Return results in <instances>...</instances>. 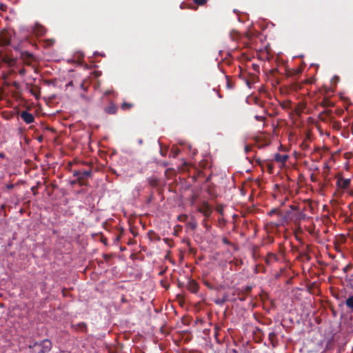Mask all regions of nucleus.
<instances>
[{
  "label": "nucleus",
  "instance_id": "49",
  "mask_svg": "<svg viewBox=\"0 0 353 353\" xmlns=\"http://www.w3.org/2000/svg\"><path fill=\"white\" fill-rule=\"evenodd\" d=\"M4 154H0V157H3Z\"/></svg>",
  "mask_w": 353,
  "mask_h": 353
},
{
  "label": "nucleus",
  "instance_id": "33",
  "mask_svg": "<svg viewBox=\"0 0 353 353\" xmlns=\"http://www.w3.org/2000/svg\"><path fill=\"white\" fill-rule=\"evenodd\" d=\"M122 232H123L121 231V232L119 235H117V236H116V238L114 239V241H115V242H119V241H120L121 237Z\"/></svg>",
  "mask_w": 353,
  "mask_h": 353
},
{
  "label": "nucleus",
  "instance_id": "54",
  "mask_svg": "<svg viewBox=\"0 0 353 353\" xmlns=\"http://www.w3.org/2000/svg\"><path fill=\"white\" fill-rule=\"evenodd\" d=\"M75 183H76V181H72V184H74Z\"/></svg>",
  "mask_w": 353,
  "mask_h": 353
},
{
  "label": "nucleus",
  "instance_id": "14",
  "mask_svg": "<svg viewBox=\"0 0 353 353\" xmlns=\"http://www.w3.org/2000/svg\"><path fill=\"white\" fill-rule=\"evenodd\" d=\"M227 353H249L245 348L239 347L238 348H228Z\"/></svg>",
  "mask_w": 353,
  "mask_h": 353
},
{
  "label": "nucleus",
  "instance_id": "42",
  "mask_svg": "<svg viewBox=\"0 0 353 353\" xmlns=\"http://www.w3.org/2000/svg\"><path fill=\"white\" fill-rule=\"evenodd\" d=\"M228 87L229 88H232V85H230V81H228Z\"/></svg>",
  "mask_w": 353,
  "mask_h": 353
},
{
  "label": "nucleus",
  "instance_id": "38",
  "mask_svg": "<svg viewBox=\"0 0 353 353\" xmlns=\"http://www.w3.org/2000/svg\"><path fill=\"white\" fill-rule=\"evenodd\" d=\"M103 258L105 261H108L110 256L108 254H104Z\"/></svg>",
  "mask_w": 353,
  "mask_h": 353
},
{
  "label": "nucleus",
  "instance_id": "15",
  "mask_svg": "<svg viewBox=\"0 0 353 353\" xmlns=\"http://www.w3.org/2000/svg\"><path fill=\"white\" fill-rule=\"evenodd\" d=\"M345 303L349 310L353 311V294H351L347 297Z\"/></svg>",
  "mask_w": 353,
  "mask_h": 353
},
{
  "label": "nucleus",
  "instance_id": "51",
  "mask_svg": "<svg viewBox=\"0 0 353 353\" xmlns=\"http://www.w3.org/2000/svg\"><path fill=\"white\" fill-rule=\"evenodd\" d=\"M32 94L33 95H36V94H35V93H34V92H32Z\"/></svg>",
  "mask_w": 353,
  "mask_h": 353
},
{
  "label": "nucleus",
  "instance_id": "20",
  "mask_svg": "<svg viewBox=\"0 0 353 353\" xmlns=\"http://www.w3.org/2000/svg\"><path fill=\"white\" fill-rule=\"evenodd\" d=\"M321 103L324 107H330L333 105L332 103L327 99H324Z\"/></svg>",
  "mask_w": 353,
  "mask_h": 353
},
{
  "label": "nucleus",
  "instance_id": "27",
  "mask_svg": "<svg viewBox=\"0 0 353 353\" xmlns=\"http://www.w3.org/2000/svg\"><path fill=\"white\" fill-rule=\"evenodd\" d=\"M81 173H82V172L80 170H74L73 172V175L78 178L79 176H81Z\"/></svg>",
  "mask_w": 353,
  "mask_h": 353
},
{
  "label": "nucleus",
  "instance_id": "43",
  "mask_svg": "<svg viewBox=\"0 0 353 353\" xmlns=\"http://www.w3.org/2000/svg\"><path fill=\"white\" fill-rule=\"evenodd\" d=\"M81 88H82L83 90H86L85 88V87H84V85H83V83H81Z\"/></svg>",
  "mask_w": 353,
  "mask_h": 353
},
{
  "label": "nucleus",
  "instance_id": "34",
  "mask_svg": "<svg viewBox=\"0 0 353 353\" xmlns=\"http://www.w3.org/2000/svg\"><path fill=\"white\" fill-rule=\"evenodd\" d=\"M12 85L16 88V89H19L20 85H19V83L17 81H14L12 83Z\"/></svg>",
  "mask_w": 353,
  "mask_h": 353
},
{
  "label": "nucleus",
  "instance_id": "25",
  "mask_svg": "<svg viewBox=\"0 0 353 353\" xmlns=\"http://www.w3.org/2000/svg\"><path fill=\"white\" fill-rule=\"evenodd\" d=\"M300 146L303 150H306L309 148V145L306 143L305 141H303Z\"/></svg>",
  "mask_w": 353,
  "mask_h": 353
},
{
  "label": "nucleus",
  "instance_id": "9",
  "mask_svg": "<svg viewBox=\"0 0 353 353\" xmlns=\"http://www.w3.org/2000/svg\"><path fill=\"white\" fill-rule=\"evenodd\" d=\"M187 288L191 292L196 294L199 290V284L196 281L190 279L188 282Z\"/></svg>",
  "mask_w": 353,
  "mask_h": 353
},
{
  "label": "nucleus",
  "instance_id": "12",
  "mask_svg": "<svg viewBox=\"0 0 353 353\" xmlns=\"http://www.w3.org/2000/svg\"><path fill=\"white\" fill-rule=\"evenodd\" d=\"M288 157H289L287 154H281L277 153L274 156V160L277 162L284 163L287 161Z\"/></svg>",
  "mask_w": 353,
  "mask_h": 353
},
{
  "label": "nucleus",
  "instance_id": "39",
  "mask_svg": "<svg viewBox=\"0 0 353 353\" xmlns=\"http://www.w3.org/2000/svg\"><path fill=\"white\" fill-rule=\"evenodd\" d=\"M245 296H245V295L243 294V295H242L241 296H239V300H241V301H245Z\"/></svg>",
  "mask_w": 353,
  "mask_h": 353
},
{
  "label": "nucleus",
  "instance_id": "1",
  "mask_svg": "<svg viewBox=\"0 0 353 353\" xmlns=\"http://www.w3.org/2000/svg\"><path fill=\"white\" fill-rule=\"evenodd\" d=\"M291 209L295 212L287 211L286 214L282 218L283 221H293L295 223H299L301 220L305 218V214L298 211L296 206L292 205Z\"/></svg>",
  "mask_w": 353,
  "mask_h": 353
},
{
  "label": "nucleus",
  "instance_id": "5",
  "mask_svg": "<svg viewBox=\"0 0 353 353\" xmlns=\"http://www.w3.org/2000/svg\"><path fill=\"white\" fill-rule=\"evenodd\" d=\"M198 211L202 213L206 218L210 217L212 214V208L207 201H204L198 209Z\"/></svg>",
  "mask_w": 353,
  "mask_h": 353
},
{
  "label": "nucleus",
  "instance_id": "4",
  "mask_svg": "<svg viewBox=\"0 0 353 353\" xmlns=\"http://www.w3.org/2000/svg\"><path fill=\"white\" fill-rule=\"evenodd\" d=\"M351 183L350 179H344L342 176H338L336 177V186L338 188L347 190Z\"/></svg>",
  "mask_w": 353,
  "mask_h": 353
},
{
  "label": "nucleus",
  "instance_id": "41",
  "mask_svg": "<svg viewBox=\"0 0 353 353\" xmlns=\"http://www.w3.org/2000/svg\"><path fill=\"white\" fill-rule=\"evenodd\" d=\"M111 92H112V91H109V90H108V91H106V92H105V95L110 94Z\"/></svg>",
  "mask_w": 353,
  "mask_h": 353
},
{
  "label": "nucleus",
  "instance_id": "36",
  "mask_svg": "<svg viewBox=\"0 0 353 353\" xmlns=\"http://www.w3.org/2000/svg\"><path fill=\"white\" fill-rule=\"evenodd\" d=\"M54 42V40H49V41H48V45L52 46V45H53Z\"/></svg>",
  "mask_w": 353,
  "mask_h": 353
},
{
  "label": "nucleus",
  "instance_id": "47",
  "mask_svg": "<svg viewBox=\"0 0 353 353\" xmlns=\"http://www.w3.org/2000/svg\"><path fill=\"white\" fill-rule=\"evenodd\" d=\"M217 210L219 213H222V210L218 208Z\"/></svg>",
  "mask_w": 353,
  "mask_h": 353
},
{
  "label": "nucleus",
  "instance_id": "18",
  "mask_svg": "<svg viewBox=\"0 0 353 353\" xmlns=\"http://www.w3.org/2000/svg\"><path fill=\"white\" fill-rule=\"evenodd\" d=\"M133 106H134L133 103L124 102L121 105V108L123 110H130V108H132Z\"/></svg>",
  "mask_w": 353,
  "mask_h": 353
},
{
  "label": "nucleus",
  "instance_id": "40",
  "mask_svg": "<svg viewBox=\"0 0 353 353\" xmlns=\"http://www.w3.org/2000/svg\"><path fill=\"white\" fill-rule=\"evenodd\" d=\"M205 285L208 288H212L211 285H210L208 281H205Z\"/></svg>",
  "mask_w": 353,
  "mask_h": 353
},
{
  "label": "nucleus",
  "instance_id": "17",
  "mask_svg": "<svg viewBox=\"0 0 353 353\" xmlns=\"http://www.w3.org/2000/svg\"><path fill=\"white\" fill-rule=\"evenodd\" d=\"M180 152L181 150L177 147L173 146L170 150V157L175 158L180 153Z\"/></svg>",
  "mask_w": 353,
  "mask_h": 353
},
{
  "label": "nucleus",
  "instance_id": "52",
  "mask_svg": "<svg viewBox=\"0 0 353 353\" xmlns=\"http://www.w3.org/2000/svg\"><path fill=\"white\" fill-rule=\"evenodd\" d=\"M32 94L33 95H36V94H35V93H34V92H32Z\"/></svg>",
  "mask_w": 353,
  "mask_h": 353
},
{
  "label": "nucleus",
  "instance_id": "7",
  "mask_svg": "<svg viewBox=\"0 0 353 353\" xmlns=\"http://www.w3.org/2000/svg\"><path fill=\"white\" fill-rule=\"evenodd\" d=\"M11 43V35L8 32L0 34V45L2 46H9Z\"/></svg>",
  "mask_w": 353,
  "mask_h": 353
},
{
  "label": "nucleus",
  "instance_id": "11",
  "mask_svg": "<svg viewBox=\"0 0 353 353\" xmlns=\"http://www.w3.org/2000/svg\"><path fill=\"white\" fill-rule=\"evenodd\" d=\"M117 106L114 103H110L108 106L105 108L104 110L107 114H114L117 113Z\"/></svg>",
  "mask_w": 353,
  "mask_h": 353
},
{
  "label": "nucleus",
  "instance_id": "29",
  "mask_svg": "<svg viewBox=\"0 0 353 353\" xmlns=\"http://www.w3.org/2000/svg\"><path fill=\"white\" fill-rule=\"evenodd\" d=\"M301 257L306 258L307 260H310V257L308 256V254L306 252H301L300 254Z\"/></svg>",
  "mask_w": 353,
  "mask_h": 353
},
{
  "label": "nucleus",
  "instance_id": "50",
  "mask_svg": "<svg viewBox=\"0 0 353 353\" xmlns=\"http://www.w3.org/2000/svg\"><path fill=\"white\" fill-rule=\"evenodd\" d=\"M122 301L124 302L125 301V299L124 298H122Z\"/></svg>",
  "mask_w": 353,
  "mask_h": 353
},
{
  "label": "nucleus",
  "instance_id": "44",
  "mask_svg": "<svg viewBox=\"0 0 353 353\" xmlns=\"http://www.w3.org/2000/svg\"><path fill=\"white\" fill-rule=\"evenodd\" d=\"M349 194L351 195V196H353V190H350L349 192Z\"/></svg>",
  "mask_w": 353,
  "mask_h": 353
},
{
  "label": "nucleus",
  "instance_id": "35",
  "mask_svg": "<svg viewBox=\"0 0 353 353\" xmlns=\"http://www.w3.org/2000/svg\"><path fill=\"white\" fill-rule=\"evenodd\" d=\"M275 336H276V334H275V333H274V332H270V333L269 334V338H270V339H272L273 337H275Z\"/></svg>",
  "mask_w": 353,
  "mask_h": 353
},
{
  "label": "nucleus",
  "instance_id": "2",
  "mask_svg": "<svg viewBox=\"0 0 353 353\" xmlns=\"http://www.w3.org/2000/svg\"><path fill=\"white\" fill-rule=\"evenodd\" d=\"M39 347V350L37 351V353H48L52 349V343L48 339H44L40 342H35L32 345H29V348H34L36 347Z\"/></svg>",
  "mask_w": 353,
  "mask_h": 353
},
{
  "label": "nucleus",
  "instance_id": "21",
  "mask_svg": "<svg viewBox=\"0 0 353 353\" xmlns=\"http://www.w3.org/2000/svg\"><path fill=\"white\" fill-rule=\"evenodd\" d=\"M149 183L152 187L154 188L158 185L159 181L157 179H149Z\"/></svg>",
  "mask_w": 353,
  "mask_h": 353
},
{
  "label": "nucleus",
  "instance_id": "30",
  "mask_svg": "<svg viewBox=\"0 0 353 353\" xmlns=\"http://www.w3.org/2000/svg\"><path fill=\"white\" fill-rule=\"evenodd\" d=\"M245 152L248 154L251 150V146L250 145H245L244 148Z\"/></svg>",
  "mask_w": 353,
  "mask_h": 353
},
{
  "label": "nucleus",
  "instance_id": "23",
  "mask_svg": "<svg viewBox=\"0 0 353 353\" xmlns=\"http://www.w3.org/2000/svg\"><path fill=\"white\" fill-rule=\"evenodd\" d=\"M208 0H193V1L198 6H204Z\"/></svg>",
  "mask_w": 353,
  "mask_h": 353
},
{
  "label": "nucleus",
  "instance_id": "32",
  "mask_svg": "<svg viewBox=\"0 0 353 353\" xmlns=\"http://www.w3.org/2000/svg\"><path fill=\"white\" fill-rule=\"evenodd\" d=\"M26 72V69H25V68H22V69H21V70L19 71V74L21 76H23V75H25Z\"/></svg>",
  "mask_w": 353,
  "mask_h": 353
},
{
  "label": "nucleus",
  "instance_id": "45",
  "mask_svg": "<svg viewBox=\"0 0 353 353\" xmlns=\"http://www.w3.org/2000/svg\"><path fill=\"white\" fill-rule=\"evenodd\" d=\"M13 188V185H10L8 186V188Z\"/></svg>",
  "mask_w": 353,
  "mask_h": 353
},
{
  "label": "nucleus",
  "instance_id": "19",
  "mask_svg": "<svg viewBox=\"0 0 353 353\" xmlns=\"http://www.w3.org/2000/svg\"><path fill=\"white\" fill-rule=\"evenodd\" d=\"M187 226L190 228L191 230H194L197 227V223L196 222V221L194 220H192V221H189L187 224Z\"/></svg>",
  "mask_w": 353,
  "mask_h": 353
},
{
  "label": "nucleus",
  "instance_id": "10",
  "mask_svg": "<svg viewBox=\"0 0 353 353\" xmlns=\"http://www.w3.org/2000/svg\"><path fill=\"white\" fill-rule=\"evenodd\" d=\"M278 260H279L278 256L276 254L272 253V252L268 253V254L265 259V263L268 265H271L272 263L277 261Z\"/></svg>",
  "mask_w": 353,
  "mask_h": 353
},
{
  "label": "nucleus",
  "instance_id": "26",
  "mask_svg": "<svg viewBox=\"0 0 353 353\" xmlns=\"http://www.w3.org/2000/svg\"><path fill=\"white\" fill-rule=\"evenodd\" d=\"M255 119L259 121H263L265 119V117H263V116H259V115H256L254 117Z\"/></svg>",
  "mask_w": 353,
  "mask_h": 353
},
{
  "label": "nucleus",
  "instance_id": "16",
  "mask_svg": "<svg viewBox=\"0 0 353 353\" xmlns=\"http://www.w3.org/2000/svg\"><path fill=\"white\" fill-rule=\"evenodd\" d=\"M35 33L38 35H43L45 34L46 32V29L43 26H41V25H37L36 27H35Z\"/></svg>",
  "mask_w": 353,
  "mask_h": 353
},
{
  "label": "nucleus",
  "instance_id": "53",
  "mask_svg": "<svg viewBox=\"0 0 353 353\" xmlns=\"http://www.w3.org/2000/svg\"><path fill=\"white\" fill-rule=\"evenodd\" d=\"M32 94L33 95H36V94H35V93H34V92H32Z\"/></svg>",
  "mask_w": 353,
  "mask_h": 353
},
{
  "label": "nucleus",
  "instance_id": "48",
  "mask_svg": "<svg viewBox=\"0 0 353 353\" xmlns=\"http://www.w3.org/2000/svg\"><path fill=\"white\" fill-rule=\"evenodd\" d=\"M72 85V81H71V82H70V83L68 84V86H70V85Z\"/></svg>",
  "mask_w": 353,
  "mask_h": 353
},
{
  "label": "nucleus",
  "instance_id": "46",
  "mask_svg": "<svg viewBox=\"0 0 353 353\" xmlns=\"http://www.w3.org/2000/svg\"><path fill=\"white\" fill-rule=\"evenodd\" d=\"M163 241H164L165 243H168V239L167 238H165V239H163Z\"/></svg>",
  "mask_w": 353,
  "mask_h": 353
},
{
  "label": "nucleus",
  "instance_id": "22",
  "mask_svg": "<svg viewBox=\"0 0 353 353\" xmlns=\"http://www.w3.org/2000/svg\"><path fill=\"white\" fill-rule=\"evenodd\" d=\"M252 288V286H249V285L245 287V288L243 289V294L245 296H248L249 294V293L251 292Z\"/></svg>",
  "mask_w": 353,
  "mask_h": 353
},
{
  "label": "nucleus",
  "instance_id": "28",
  "mask_svg": "<svg viewBox=\"0 0 353 353\" xmlns=\"http://www.w3.org/2000/svg\"><path fill=\"white\" fill-rule=\"evenodd\" d=\"M222 242L225 245H231L230 241L225 237L222 238Z\"/></svg>",
  "mask_w": 353,
  "mask_h": 353
},
{
  "label": "nucleus",
  "instance_id": "24",
  "mask_svg": "<svg viewBox=\"0 0 353 353\" xmlns=\"http://www.w3.org/2000/svg\"><path fill=\"white\" fill-rule=\"evenodd\" d=\"M77 328H79L80 330H86V324L85 323H79L77 325Z\"/></svg>",
  "mask_w": 353,
  "mask_h": 353
},
{
  "label": "nucleus",
  "instance_id": "3",
  "mask_svg": "<svg viewBox=\"0 0 353 353\" xmlns=\"http://www.w3.org/2000/svg\"><path fill=\"white\" fill-rule=\"evenodd\" d=\"M20 58L24 64L28 66H32V63L36 61L34 55L28 51L21 52Z\"/></svg>",
  "mask_w": 353,
  "mask_h": 353
},
{
  "label": "nucleus",
  "instance_id": "31",
  "mask_svg": "<svg viewBox=\"0 0 353 353\" xmlns=\"http://www.w3.org/2000/svg\"><path fill=\"white\" fill-rule=\"evenodd\" d=\"M276 213H279V210L277 209H276V208H274V209H272V210L270 211L269 214L272 215L273 214H276Z\"/></svg>",
  "mask_w": 353,
  "mask_h": 353
},
{
  "label": "nucleus",
  "instance_id": "13",
  "mask_svg": "<svg viewBox=\"0 0 353 353\" xmlns=\"http://www.w3.org/2000/svg\"><path fill=\"white\" fill-rule=\"evenodd\" d=\"M148 236L150 241H159L161 240L160 236L154 231L152 230L148 231Z\"/></svg>",
  "mask_w": 353,
  "mask_h": 353
},
{
  "label": "nucleus",
  "instance_id": "8",
  "mask_svg": "<svg viewBox=\"0 0 353 353\" xmlns=\"http://www.w3.org/2000/svg\"><path fill=\"white\" fill-rule=\"evenodd\" d=\"M20 117L23 120V121L28 124L32 123L34 121L33 114L26 110L22 111Z\"/></svg>",
  "mask_w": 353,
  "mask_h": 353
},
{
  "label": "nucleus",
  "instance_id": "6",
  "mask_svg": "<svg viewBox=\"0 0 353 353\" xmlns=\"http://www.w3.org/2000/svg\"><path fill=\"white\" fill-rule=\"evenodd\" d=\"M91 176V171L90 170H84L82 172L81 176H79L77 181L79 183L80 186L83 185H87L88 184V182L85 181V178H88Z\"/></svg>",
  "mask_w": 353,
  "mask_h": 353
},
{
  "label": "nucleus",
  "instance_id": "37",
  "mask_svg": "<svg viewBox=\"0 0 353 353\" xmlns=\"http://www.w3.org/2000/svg\"><path fill=\"white\" fill-rule=\"evenodd\" d=\"M161 154L162 156H165L166 155V152H167V150H161L160 151Z\"/></svg>",
  "mask_w": 353,
  "mask_h": 353
}]
</instances>
